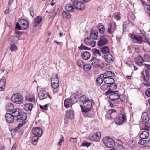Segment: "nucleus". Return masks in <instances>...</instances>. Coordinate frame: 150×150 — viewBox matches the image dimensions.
Instances as JSON below:
<instances>
[{"label":"nucleus","instance_id":"nucleus-1","mask_svg":"<svg viewBox=\"0 0 150 150\" xmlns=\"http://www.w3.org/2000/svg\"><path fill=\"white\" fill-rule=\"evenodd\" d=\"M12 114L14 117H16L15 120L18 122L25 121L27 119L26 114L23 112L21 110L18 108H16L13 110Z\"/></svg>","mask_w":150,"mask_h":150},{"label":"nucleus","instance_id":"nucleus-2","mask_svg":"<svg viewBox=\"0 0 150 150\" xmlns=\"http://www.w3.org/2000/svg\"><path fill=\"white\" fill-rule=\"evenodd\" d=\"M93 104V100H89L85 103H83V106L80 105L81 111L83 112L86 113L91 110V107Z\"/></svg>","mask_w":150,"mask_h":150},{"label":"nucleus","instance_id":"nucleus-3","mask_svg":"<svg viewBox=\"0 0 150 150\" xmlns=\"http://www.w3.org/2000/svg\"><path fill=\"white\" fill-rule=\"evenodd\" d=\"M23 97L20 93L13 94L11 97L12 101L16 104L21 103L23 101Z\"/></svg>","mask_w":150,"mask_h":150},{"label":"nucleus","instance_id":"nucleus-4","mask_svg":"<svg viewBox=\"0 0 150 150\" xmlns=\"http://www.w3.org/2000/svg\"><path fill=\"white\" fill-rule=\"evenodd\" d=\"M103 141L104 144L108 148H112L115 145L113 140L109 137L103 138Z\"/></svg>","mask_w":150,"mask_h":150},{"label":"nucleus","instance_id":"nucleus-5","mask_svg":"<svg viewBox=\"0 0 150 150\" xmlns=\"http://www.w3.org/2000/svg\"><path fill=\"white\" fill-rule=\"evenodd\" d=\"M42 18L40 16L35 17L34 19L35 24H33L31 26L30 28L34 31L36 30L38 27V25L40 24L42 22Z\"/></svg>","mask_w":150,"mask_h":150},{"label":"nucleus","instance_id":"nucleus-6","mask_svg":"<svg viewBox=\"0 0 150 150\" xmlns=\"http://www.w3.org/2000/svg\"><path fill=\"white\" fill-rule=\"evenodd\" d=\"M108 35H102L100 37V40L97 43L98 45L101 47L107 44L108 42Z\"/></svg>","mask_w":150,"mask_h":150},{"label":"nucleus","instance_id":"nucleus-7","mask_svg":"<svg viewBox=\"0 0 150 150\" xmlns=\"http://www.w3.org/2000/svg\"><path fill=\"white\" fill-rule=\"evenodd\" d=\"M126 118L125 114H122L118 115L116 120V123L118 125H120L126 120Z\"/></svg>","mask_w":150,"mask_h":150},{"label":"nucleus","instance_id":"nucleus-8","mask_svg":"<svg viewBox=\"0 0 150 150\" xmlns=\"http://www.w3.org/2000/svg\"><path fill=\"white\" fill-rule=\"evenodd\" d=\"M38 96L39 99L40 100L45 99L48 96L50 99H51L47 91L43 90H41L39 91L38 93Z\"/></svg>","mask_w":150,"mask_h":150},{"label":"nucleus","instance_id":"nucleus-9","mask_svg":"<svg viewBox=\"0 0 150 150\" xmlns=\"http://www.w3.org/2000/svg\"><path fill=\"white\" fill-rule=\"evenodd\" d=\"M73 5L77 10H83L85 9L84 5L81 2L77 0H75L73 3Z\"/></svg>","mask_w":150,"mask_h":150},{"label":"nucleus","instance_id":"nucleus-10","mask_svg":"<svg viewBox=\"0 0 150 150\" xmlns=\"http://www.w3.org/2000/svg\"><path fill=\"white\" fill-rule=\"evenodd\" d=\"M144 67L147 68L145 70V72L146 76L144 77L143 80L145 82H147L149 81V78L150 77V65L144 64L143 65Z\"/></svg>","mask_w":150,"mask_h":150},{"label":"nucleus","instance_id":"nucleus-11","mask_svg":"<svg viewBox=\"0 0 150 150\" xmlns=\"http://www.w3.org/2000/svg\"><path fill=\"white\" fill-rule=\"evenodd\" d=\"M101 134L100 132H97L95 134L90 135L89 137V139L95 141H98L100 138Z\"/></svg>","mask_w":150,"mask_h":150},{"label":"nucleus","instance_id":"nucleus-12","mask_svg":"<svg viewBox=\"0 0 150 150\" xmlns=\"http://www.w3.org/2000/svg\"><path fill=\"white\" fill-rule=\"evenodd\" d=\"M131 38L132 39V41L134 43L141 44L142 42V38L135 35H132Z\"/></svg>","mask_w":150,"mask_h":150},{"label":"nucleus","instance_id":"nucleus-13","mask_svg":"<svg viewBox=\"0 0 150 150\" xmlns=\"http://www.w3.org/2000/svg\"><path fill=\"white\" fill-rule=\"evenodd\" d=\"M32 132L35 135L41 137L42 134L41 129L39 127H36L33 128L32 129Z\"/></svg>","mask_w":150,"mask_h":150},{"label":"nucleus","instance_id":"nucleus-14","mask_svg":"<svg viewBox=\"0 0 150 150\" xmlns=\"http://www.w3.org/2000/svg\"><path fill=\"white\" fill-rule=\"evenodd\" d=\"M22 30H25L28 27L29 23L28 22L24 19H21L19 21Z\"/></svg>","mask_w":150,"mask_h":150},{"label":"nucleus","instance_id":"nucleus-15","mask_svg":"<svg viewBox=\"0 0 150 150\" xmlns=\"http://www.w3.org/2000/svg\"><path fill=\"white\" fill-rule=\"evenodd\" d=\"M84 42L86 45H90L92 47H94L96 44L95 41L90 39L88 37L85 38Z\"/></svg>","mask_w":150,"mask_h":150},{"label":"nucleus","instance_id":"nucleus-16","mask_svg":"<svg viewBox=\"0 0 150 150\" xmlns=\"http://www.w3.org/2000/svg\"><path fill=\"white\" fill-rule=\"evenodd\" d=\"M142 120V122L143 124H146L149 121V118L147 113L144 112L143 113L141 116Z\"/></svg>","mask_w":150,"mask_h":150},{"label":"nucleus","instance_id":"nucleus-17","mask_svg":"<svg viewBox=\"0 0 150 150\" xmlns=\"http://www.w3.org/2000/svg\"><path fill=\"white\" fill-rule=\"evenodd\" d=\"M13 115L11 114L7 113L5 115V119L7 122L11 123L13 121L14 118Z\"/></svg>","mask_w":150,"mask_h":150},{"label":"nucleus","instance_id":"nucleus-18","mask_svg":"<svg viewBox=\"0 0 150 150\" xmlns=\"http://www.w3.org/2000/svg\"><path fill=\"white\" fill-rule=\"evenodd\" d=\"M6 84V79L3 76L0 80V91H3L4 90Z\"/></svg>","mask_w":150,"mask_h":150},{"label":"nucleus","instance_id":"nucleus-19","mask_svg":"<svg viewBox=\"0 0 150 150\" xmlns=\"http://www.w3.org/2000/svg\"><path fill=\"white\" fill-rule=\"evenodd\" d=\"M103 79L104 82L108 85H110L111 83H113L115 82L114 80L111 77L105 76V77H103Z\"/></svg>","mask_w":150,"mask_h":150},{"label":"nucleus","instance_id":"nucleus-20","mask_svg":"<svg viewBox=\"0 0 150 150\" xmlns=\"http://www.w3.org/2000/svg\"><path fill=\"white\" fill-rule=\"evenodd\" d=\"M120 97V96L118 93H114L110 94L109 96V98L110 100L114 101L117 100L119 99Z\"/></svg>","mask_w":150,"mask_h":150},{"label":"nucleus","instance_id":"nucleus-21","mask_svg":"<svg viewBox=\"0 0 150 150\" xmlns=\"http://www.w3.org/2000/svg\"><path fill=\"white\" fill-rule=\"evenodd\" d=\"M135 61L136 64L139 66L143 65L142 63L143 61H144V59L143 58L140 56L139 55L138 57H136L135 59Z\"/></svg>","mask_w":150,"mask_h":150},{"label":"nucleus","instance_id":"nucleus-22","mask_svg":"<svg viewBox=\"0 0 150 150\" xmlns=\"http://www.w3.org/2000/svg\"><path fill=\"white\" fill-rule=\"evenodd\" d=\"M92 62V65L93 67H97L100 66V61L96 59L95 58H93L91 60Z\"/></svg>","mask_w":150,"mask_h":150},{"label":"nucleus","instance_id":"nucleus-23","mask_svg":"<svg viewBox=\"0 0 150 150\" xmlns=\"http://www.w3.org/2000/svg\"><path fill=\"white\" fill-rule=\"evenodd\" d=\"M78 98L79 96L77 95L74 94L71 96L69 99L71 103L73 104L78 102Z\"/></svg>","mask_w":150,"mask_h":150},{"label":"nucleus","instance_id":"nucleus-24","mask_svg":"<svg viewBox=\"0 0 150 150\" xmlns=\"http://www.w3.org/2000/svg\"><path fill=\"white\" fill-rule=\"evenodd\" d=\"M98 32L96 30L92 31L89 34L90 38L94 40H96L98 38Z\"/></svg>","mask_w":150,"mask_h":150},{"label":"nucleus","instance_id":"nucleus-25","mask_svg":"<svg viewBox=\"0 0 150 150\" xmlns=\"http://www.w3.org/2000/svg\"><path fill=\"white\" fill-rule=\"evenodd\" d=\"M104 58L105 60L108 62L112 63L113 61V56L110 54L105 55Z\"/></svg>","mask_w":150,"mask_h":150},{"label":"nucleus","instance_id":"nucleus-26","mask_svg":"<svg viewBox=\"0 0 150 150\" xmlns=\"http://www.w3.org/2000/svg\"><path fill=\"white\" fill-rule=\"evenodd\" d=\"M66 117L69 119H72L74 117V111L71 110H68L66 111Z\"/></svg>","mask_w":150,"mask_h":150},{"label":"nucleus","instance_id":"nucleus-27","mask_svg":"<svg viewBox=\"0 0 150 150\" xmlns=\"http://www.w3.org/2000/svg\"><path fill=\"white\" fill-rule=\"evenodd\" d=\"M115 74L113 72L108 71L105 72L103 74H101V76H103V77H105V76L112 78L113 76Z\"/></svg>","mask_w":150,"mask_h":150},{"label":"nucleus","instance_id":"nucleus-28","mask_svg":"<svg viewBox=\"0 0 150 150\" xmlns=\"http://www.w3.org/2000/svg\"><path fill=\"white\" fill-rule=\"evenodd\" d=\"M14 105L11 103H8L6 106L5 109L7 112H11L14 108Z\"/></svg>","mask_w":150,"mask_h":150},{"label":"nucleus","instance_id":"nucleus-29","mask_svg":"<svg viewBox=\"0 0 150 150\" xmlns=\"http://www.w3.org/2000/svg\"><path fill=\"white\" fill-rule=\"evenodd\" d=\"M33 107V105L31 103H26L24 105L23 108L26 111H30Z\"/></svg>","mask_w":150,"mask_h":150},{"label":"nucleus","instance_id":"nucleus-30","mask_svg":"<svg viewBox=\"0 0 150 150\" xmlns=\"http://www.w3.org/2000/svg\"><path fill=\"white\" fill-rule=\"evenodd\" d=\"M25 100L31 102H35V96L32 94H29L25 97Z\"/></svg>","mask_w":150,"mask_h":150},{"label":"nucleus","instance_id":"nucleus-31","mask_svg":"<svg viewBox=\"0 0 150 150\" xmlns=\"http://www.w3.org/2000/svg\"><path fill=\"white\" fill-rule=\"evenodd\" d=\"M82 58L85 60H88L90 57V54L88 52H85L81 53Z\"/></svg>","mask_w":150,"mask_h":150},{"label":"nucleus","instance_id":"nucleus-32","mask_svg":"<svg viewBox=\"0 0 150 150\" xmlns=\"http://www.w3.org/2000/svg\"><path fill=\"white\" fill-rule=\"evenodd\" d=\"M114 30L115 29H112L111 23L108 25L107 31L108 34L111 35L113 34L114 32Z\"/></svg>","mask_w":150,"mask_h":150},{"label":"nucleus","instance_id":"nucleus-33","mask_svg":"<svg viewBox=\"0 0 150 150\" xmlns=\"http://www.w3.org/2000/svg\"><path fill=\"white\" fill-rule=\"evenodd\" d=\"M9 41L14 43H17L19 40V38L17 36H13L10 37Z\"/></svg>","mask_w":150,"mask_h":150},{"label":"nucleus","instance_id":"nucleus-34","mask_svg":"<svg viewBox=\"0 0 150 150\" xmlns=\"http://www.w3.org/2000/svg\"><path fill=\"white\" fill-rule=\"evenodd\" d=\"M66 10L69 12H72L74 10L73 6L70 4H68L65 6Z\"/></svg>","mask_w":150,"mask_h":150},{"label":"nucleus","instance_id":"nucleus-35","mask_svg":"<svg viewBox=\"0 0 150 150\" xmlns=\"http://www.w3.org/2000/svg\"><path fill=\"white\" fill-rule=\"evenodd\" d=\"M149 133L146 131H143L140 134V137L142 139H146L149 136Z\"/></svg>","mask_w":150,"mask_h":150},{"label":"nucleus","instance_id":"nucleus-36","mask_svg":"<svg viewBox=\"0 0 150 150\" xmlns=\"http://www.w3.org/2000/svg\"><path fill=\"white\" fill-rule=\"evenodd\" d=\"M62 16L64 18L69 19L71 17V15L68 12L65 11L63 12Z\"/></svg>","mask_w":150,"mask_h":150},{"label":"nucleus","instance_id":"nucleus-37","mask_svg":"<svg viewBox=\"0 0 150 150\" xmlns=\"http://www.w3.org/2000/svg\"><path fill=\"white\" fill-rule=\"evenodd\" d=\"M72 104L70 99H66L64 101V105L66 108L71 106Z\"/></svg>","mask_w":150,"mask_h":150},{"label":"nucleus","instance_id":"nucleus-38","mask_svg":"<svg viewBox=\"0 0 150 150\" xmlns=\"http://www.w3.org/2000/svg\"><path fill=\"white\" fill-rule=\"evenodd\" d=\"M51 82H54L56 83H59L58 77L57 75L52 76L51 78Z\"/></svg>","mask_w":150,"mask_h":150},{"label":"nucleus","instance_id":"nucleus-39","mask_svg":"<svg viewBox=\"0 0 150 150\" xmlns=\"http://www.w3.org/2000/svg\"><path fill=\"white\" fill-rule=\"evenodd\" d=\"M101 52L104 54H106L110 52L109 50L108 46H105L101 49Z\"/></svg>","mask_w":150,"mask_h":150},{"label":"nucleus","instance_id":"nucleus-40","mask_svg":"<svg viewBox=\"0 0 150 150\" xmlns=\"http://www.w3.org/2000/svg\"><path fill=\"white\" fill-rule=\"evenodd\" d=\"M39 137H39L35 135L33 137L31 140V142L33 145H35L37 144Z\"/></svg>","mask_w":150,"mask_h":150},{"label":"nucleus","instance_id":"nucleus-41","mask_svg":"<svg viewBox=\"0 0 150 150\" xmlns=\"http://www.w3.org/2000/svg\"><path fill=\"white\" fill-rule=\"evenodd\" d=\"M101 76V75H100L96 79L97 84L99 86H100L103 82V79L102 78V77L103 78V76Z\"/></svg>","mask_w":150,"mask_h":150},{"label":"nucleus","instance_id":"nucleus-42","mask_svg":"<svg viewBox=\"0 0 150 150\" xmlns=\"http://www.w3.org/2000/svg\"><path fill=\"white\" fill-rule=\"evenodd\" d=\"M79 99L80 100L83 102V103H85L86 101H87L89 99L88 97H86L84 95L81 96L80 97Z\"/></svg>","mask_w":150,"mask_h":150},{"label":"nucleus","instance_id":"nucleus-43","mask_svg":"<svg viewBox=\"0 0 150 150\" xmlns=\"http://www.w3.org/2000/svg\"><path fill=\"white\" fill-rule=\"evenodd\" d=\"M143 59L144 61L147 62H150V56L147 54H145L144 56Z\"/></svg>","mask_w":150,"mask_h":150},{"label":"nucleus","instance_id":"nucleus-44","mask_svg":"<svg viewBox=\"0 0 150 150\" xmlns=\"http://www.w3.org/2000/svg\"><path fill=\"white\" fill-rule=\"evenodd\" d=\"M91 68V65L89 64H86V65L84 64V66H83V69L84 70L86 71H89Z\"/></svg>","mask_w":150,"mask_h":150},{"label":"nucleus","instance_id":"nucleus-45","mask_svg":"<svg viewBox=\"0 0 150 150\" xmlns=\"http://www.w3.org/2000/svg\"><path fill=\"white\" fill-rule=\"evenodd\" d=\"M77 63L79 66L81 67H83L85 64L84 62L80 59L77 60Z\"/></svg>","mask_w":150,"mask_h":150},{"label":"nucleus","instance_id":"nucleus-46","mask_svg":"<svg viewBox=\"0 0 150 150\" xmlns=\"http://www.w3.org/2000/svg\"><path fill=\"white\" fill-rule=\"evenodd\" d=\"M108 87H109V85L105 83L103 84L100 86V88L103 91H104L107 89Z\"/></svg>","mask_w":150,"mask_h":150},{"label":"nucleus","instance_id":"nucleus-47","mask_svg":"<svg viewBox=\"0 0 150 150\" xmlns=\"http://www.w3.org/2000/svg\"><path fill=\"white\" fill-rule=\"evenodd\" d=\"M58 84L59 83H56L54 82H51V87L53 88L56 89L58 87Z\"/></svg>","mask_w":150,"mask_h":150},{"label":"nucleus","instance_id":"nucleus-48","mask_svg":"<svg viewBox=\"0 0 150 150\" xmlns=\"http://www.w3.org/2000/svg\"><path fill=\"white\" fill-rule=\"evenodd\" d=\"M17 49V46L14 44H12L10 47V50L11 51L15 50Z\"/></svg>","mask_w":150,"mask_h":150},{"label":"nucleus","instance_id":"nucleus-49","mask_svg":"<svg viewBox=\"0 0 150 150\" xmlns=\"http://www.w3.org/2000/svg\"><path fill=\"white\" fill-rule=\"evenodd\" d=\"M91 144V143H88L87 142L85 141L82 143L81 145L83 146H86L88 147Z\"/></svg>","mask_w":150,"mask_h":150},{"label":"nucleus","instance_id":"nucleus-50","mask_svg":"<svg viewBox=\"0 0 150 150\" xmlns=\"http://www.w3.org/2000/svg\"><path fill=\"white\" fill-rule=\"evenodd\" d=\"M100 28L99 29V31L101 34L103 33L105 31V28L103 25H100Z\"/></svg>","mask_w":150,"mask_h":150},{"label":"nucleus","instance_id":"nucleus-51","mask_svg":"<svg viewBox=\"0 0 150 150\" xmlns=\"http://www.w3.org/2000/svg\"><path fill=\"white\" fill-rule=\"evenodd\" d=\"M93 51L94 52V54L95 55H98L99 56H101V54L100 52L99 51V50H98L97 49H93Z\"/></svg>","mask_w":150,"mask_h":150},{"label":"nucleus","instance_id":"nucleus-52","mask_svg":"<svg viewBox=\"0 0 150 150\" xmlns=\"http://www.w3.org/2000/svg\"><path fill=\"white\" fill-rule=\"evenodd\" d=\"M109 87H111L112 89H115L117 88V86L114 83H111L110 85H109Z\"/></svg>","mask_w":150,"mask_h":150},{"label":"nucleus","instance_id":"nucleus-53","mask_svg":"<svg viewBox=\"0 0 150 150\" xmlns=\"http://www.w3.org/2000/svg\"><path fill=\"white\" fill-rule=\"evenodd\" d=\"M15 29L16 30H22V29L21 27V25L19 24V23H17L16 25V26L15 28Z\"/></svg>","mask_w":150,"mask_h":150},{"label":"nucleus","instance_id":"nucleus-54","mask_svg":"<svg viewBox=\"0 0 150 150\" xmlns=\"http://www.w3.org/2000/svg\"><path fill=\"white\" fill-rule=\"evenodd\" d=\"M117 147V150H125V148L122 145L118 144Z\"/></svg>","mask_w":150,"mask_h":150},{"label":"nucleus","instance_id":"nucleus-55","mask_svg":"<svg viewBox=\"0 0 150 150\" xmlns=\"http://www.w3.org/2000/svg\"><path fill=\"white\" fill-rule=\"evenodd\" d=\"M39 106L41 109H43L44 110H47L48 109V106L47 104L44 105L43 106H42L40 105Z\"/></svg>","mask_w":150,"mask_h":150},{"label":"nucleus","instance_id":"nucleus-56","mask_svg":"<svg viewBox=\"0 0 150 150\" xmlns=\"http://www.w3.org/2000/svg\"><path fill=\"white\" fill-rule=\"evenodd\" d=\"M79 48L81 50L84 49V50H90V49L89 48H88L86 47L85 46H84L82 44H81L80 46L79 47Z\"/></svg>","mask_w":150,"mask_h":150},{"label":"nucleus","instance_id":"nucleus-57","mask_svg":"<svg viewBox=\"0 0 150 150\" xmlns=\"http://www.w3.org/2000/svg\"><path fill=\"white\" fill-rule=\"evenodd\" d=\"M116 110L115 109H111L108 110V113L110 115H112V114H113L115 113H116Z\"/></svg>","mask_w":150,"mask_h":150},{"label":"nucleus","instance_id":"nucleus-58","mask_svg":"<svg viewBox=\"0 0 150 150\" xmlns=\"http://www.w3.org/2000/svg\"><path fill=\"white\" fill-rule=\"evenodd\" d=\"M146 141V140L140 139L138 142V144H139L143 145L145 143Z\"/></svg>","mask_w":150,"mask_h":150},{"label":"nucleus","instance_id":"nucleus-59","mask_svg":"<svg viewBox=\"0 0 150 150\" xmlns=\"http://www.w3.org/2000/svg\"><path fill=\"white\" fill-rule=\"evenodd\" d=\"M112 93H113L112 91L111 90L110 88H109L105 93V95H108Z\"/></svg>","mask_w":150,"mask_h":150},{"label":"nucleus","instance_id":"nucleus-60","mask_svg":"<svg viewBox=\"0 0 150 150\" xmlns=\"http://www.w3.org/2000/svg\"><path fill=\"white\" fill-rule=\"evenodd\" d=\"M133 140L130 141L128 142V144L129 145V146L131 147H133L134 146V144L133 143Z\"/></svg>","mask_w":150,"mask_h":150},{"label":"nucleus","instance_id":"nucleus-61","mask_svg":"<svg viewBox=\"0 0 150 150\" xmlns=\"http://www.w3.org/2000/svg\"><path fill=\"white\" fill-rule=\"evenodd\" d=\"M144 9L146 11H149L150 12V5H146L144 6Z\"/></svg>","mask_w":150,"mask_h":150},{"label":"nucleus","instance_id":"nucleus-62","mask_svg":"<svg viewBox=\"0 0 150 150\" xmlns=\"http://www.w3.org/2000/svg\"><path fill=\"white\" fill-rule=\"evenodd\" d=\"M146 95L148 97H150V88L148 89L145 92Z\"/></svg>","mask_w":150,"mask_h":150},{"label":"nucleus","instance_id":"nucleus-63","mask_svg":"<svg viewBox=\"0 0 150 150\" xmlns=\"http://www.w3.org/2000/svg\"><path fill=\"white\" fill-rule=\"evenodd\" d=\"M64 141V138L63 137H62L60 140L59 141V142L58 143V145L59 146H61L62 145V143Z\"/></svg>","mask_w":150,"mask_h":150},{"label":"nucleus","instance_id":"nucleus-64","mask_svg":"<svg viewBox=\"0 0 150 150\" xmlns=\"http://www.w3.org/2000/svg\"><path fill=\"white\" fill-rule=\"evenodd\" d=\"M70 141L73 143H76L77 142V138L71 137L70 139Z\"/></svg>","mask_w":150,"mask_h":150}]
</instances>
